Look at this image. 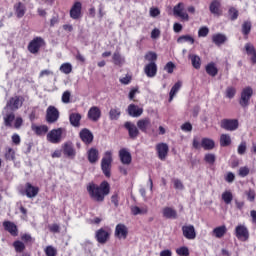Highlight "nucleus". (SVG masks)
Instances as JSON below:
<instances>
[{
	"label": "nucleus",
	"instance_id": "13",
	"mask_svg": "<svg viewBox=\"0 0 256 256\" xmlns=\"http://www.w3.org/2000/svg\"><path fill=\"white\" fill-rule=\"evenodd\" d=\"M110 236L111 233H109L105 228H100L95 234L96 241L101 245H105V243L109 241Z\"/></svg>",
	"mask_w": 256,
	"mask_h": 256
},
{
	"label": "nucleus",
	"instance_id": "12",
	"mask_svg": "<svg viewBox=\"0 0 256 256\" xmlns=\"http://www.w3.org/2000/svg\"><path fill=\"white\" fill-rule=\"evenodd\" d=\"M22 106H23V97L14 96L7 102L5 109H11L12 111H17V109H19Z\"/></svg>",
	"mask_w": 256,
	"mask_h": 256
},
{
	"label": "nucleus",
	"instance_id": "53",
	"mask_svg": "<svg viewBox=\"0 0 256 256\" xmlns=\"http://www.w3.org/2000/svg\"><path fill=\"white\" fill-rule=\"evenodd\" d=\"M242 33L244 35H249L251 33V22H244L242 25Z\"/></svg>",
	"mask_w": 256,
	"mask_h": 256
},
{
	"label": "nucleus",
	"instance_id": "17",
	"mask_svg": "<svg viewBox=\"0 0 256 256\" xmlns=\"http://www.w3.org/2000/svg\"><path fill=\"white\" fill-rule=\"evenodd\" d=\"M137 127L142 131V133H147L151 129V119L149 117L142 118L137 121Z\"/></svg>",
	"mask_w": 256,
	"mask_h": 256
},
{
	"label": "nucleus",
	"instance_id": "28",
	"mask_svg": "<svg viewBox=\"0 0 256 256\" xmlns=\"http://www.w3.org/2000/svg\"><path fill=\"white\" fill-rule=\"evenodd\" d=\"M88 161L89 163H97L99 161V150L96 148H91L88 150Z\"/></svg>",
	"mask_w": 256,
	"mask_h": 256
},
{
	"label": "nucleus",
	"instance_id": "61",
	"mask_svg": "<svg viewBox=\"0 0 256 256\" xmlns=\"http://www.w3.org/2000/svg\"><path fill=\"white\" fill-rule=\"evenodd\" d=\"M240 177H247L249 175V168L247 166L241 167L238 171Z\"/></svg>",
	"mask_w": 256,
	"mask_h": 256
},
{
	"label": "nucleus",
	"instance_id": "46",
	"mask_svg": "<svg viewBox=\"0 0 256 256\" xmlns=\"http://www.w3.org/2000/svg\"><path fill=\"white\" fill-rule=\"evenodd\" d=\"M13 247L16 253H23L25 251V244L19 240L13 243Z\"/></svg>",
	"mask_w": 256,
	"mask_h": 256
},
{
	"label": "nucleus",
	"instance_id": "62",
	"mask_svg": "<svg viewBox=\"0 0 256 256\" xmlns=\"http://www.w3.org/2000/svg\"><path fill=\"white\" fill-rule=\"evenodd\" d=\"M22 126H23V118L16 117L14 119V127H15V129H21Z\"/></svg>",
	"mask_w": 256,
	"mask_h": 256
},
{
	"label": "nucleus",
	"instance_id": "49",
	"mask_svg": "<svg viewBox=\"0 0 256 256\" xmlns=\"http://www.w3.org/2000/svg\"><path fill=\"white\" fill-rule=\"evenodd\" d=\"M146 61H149L150 63H155L157 61V53L155 52H148L145 55Z\"/></svg>",
	"mask_w": 256,
	"mask_h": 256
},
{
	"label": "nucleus",
	"instance_id": "18",
	"mask_svg": "<svg viewBox=\"0 0 256 256\" xmlns=\"http://www.w3.org/2000/svg\"><path fill=\"white\" fill-rule=\"evenodd\" d=\"M80 139L85 143L86 145H91L93 143V133L90 132L89 129L84 128L80 131Z\"/></svg>",
	"mask_w": 256,
	"mask_h": 256
},
{
	"label": "nucleus",
	"instance_id": "14",
	"mask_svg": "<svg viewBox=\"0 0 256 256\" xmlns=\"http://www.w3.org/2000/svg\"><path fill=\"white\" fill-rule=\"evenodd\" d=\"M182 233H183V236L186 239H189L190 241H192L193 239H195V237H197V232H195L194 225L183 226Z\"/></svg>",
	"mask_w": 256,
	"mask_h": 256
},
{
	"label": "nucleus",
	"instance_id": "33",
	"mask_svg": "<svg viewBox=\"0 0 256 256\" xmlns=\"http://www.w3.org/2000/svg\"><path fill=\"white\" fill-rule=\"evenodd\" d=\"M31 129L34 131V133H36V135H45V133L49 131V127H47V125L37 126L32 124Z\"/></svg>",
	"mask_w": 256,
	"mask_h": 256
},
{
	"label": "nucleus",
	"instance_id": "51",
	"mask_svg": "<svg viewBox=\"0 0 256 256\" xmlns=\"http://www.w3.org/2000/svg\"><path fill=\"white\" fill-rule=\"evenodd\" d=\"M236 93H237V90L235 89V87H228L226 89V97L228 99H233V97H235Z\"/></svg>",
	"mask_w": 256,
	"mask_h": 256
},
{
	"label": "nucleus",
	"instance_id": "10",
	"mask_svg": "<svg viewBox=\"0 0 256 256\" xmlns=\"http://www.w3.org/2000/svg\"><path fill=\"white\" fill-rule=\"evenodd\" d=\"M156 151L158 159H160V161H165L167 155H169V145H167V143H158L156 145Z\"/></svg>",
	"mask_w": 256,
	"mask_h": 256
},
{
	"label": "nucleus",
	"instance_id": "37",
	"mask_svg": "<svg viewBox=\"0 0 256 256\" xmlns=\"http://www.w3.org/2000/svg\"><path fill=\"white\" fill-rule=\"evenodd\" d=\"M64 155H67V157H75L76 152L75 148L73 147V144L66 143L64 145Z\"/></svg>",
	"mask_w": 256,
	"mask_h": 256
},
{
	"label": "nucleus",
	"instance_id": "7",
	"mask_svg": "<svg viewBox=\"0 0 256 256\" xmlns=\"http://www.w3.org/2000/svg\"><path fill=\"white\" fill-rule=\"evenodd\" d=\"M47 123H57L59 121V110L55 106H49L46 110Z\"/></svg>",
	"mask_w": 256,
	"mask_h": 256
},
{
	"label": "nucleus",
	"instance_id": "21",
	"mask_svg": "<svg viewBox=\"0 0 256 256\" xmlns=\"http://www.w3.org/2000/svg\"><path fill=\"white\" fill-rule=\"evenodd\" d=\"M144 73L147 77L153 78L157 75V64L155 62H150L144 67Z\"/></svg>",
	"mask_w": 256,
	"mask_h": 256
},
{
	"label": "nucleus",
	"instance_id": "56",
	"mask_svg": "<svg viewBox=\"0 0 256 256\" xmlns=\"http://www.w3.org/2000/svg\"><path fill=\"white\" fill-rule=\"evenodd\" d=\"M209 35V28L203 26L198 30V37H207Z\"/></svg>",
	"mask_w": 256,
	"mask_h": 256
},
{
	"label": "nucleus",
	"instance_id": "4",
	"mask_svg": "<svg viewBox=\"0 0 256 256\" xmlns=\"http://www.w3.org/2000/svg\"><path fill=\"white\" fill-rule=\"evenodd\" d=\"M45 45V40L42 37H35L28 44V51L33 55L39 53V49H41Z\"/></svg>",
	"mask_w": 256,
	"mask_h": 256
},
{
	"label": "nucleus",
	"instance_id": "44",
	"mask_svg": "<svg viewBox=\"0 0 256 256\" xmlns=\"http://www.w3.org/2000/svg\"><path fill=\"white\" fill-rule=\"evenodd\" d=\"M60 71H61V73H64L65 75H69V73H71V71H73V65H71V63H63L60 66Z\"/></svg>",
	"mask_w": 256,
	"mask_h": 256
},
{
	"label": "nucleus",
	"instance_id": "16",
	"mask_svg": "<svg viewBox=\"0 0 256 256\" xmlns=\"http://www.w3.org/2000/svg\"><path fill=\"white\" fill-rule=\"evenodd\" d=\"M119 157L123 165H131V161H132L131 152H129L127 148L120 149Z\"/></svg>",
	"mask_w": 256,
	"mask_h": 256
},
{
	"label": "nucleus",
	"instance_id": "63",
	"mask_svg": "<svg viewBox=\"0 0 256 256\" xmlns=\"http://www.w3.org/2000/svg\"><path fill=\"white\" fill-rule=\"evenodd\" d=\"M159 37H161V30L154 28L151 32V39H159Z\"/></svg>",
	"mask_w": 256,
	"mask_h": 256
},
{
	"label": "nucleus",
	"instance_id": "43",
	"mask_svg": "<svg viewBox=\"0 0 256 256\" xmlns=\"http://www.w3.org/2000/svg\"><path fill=\"white\" fill-rule=\"evenodd\" d=\"M206 73L211 77H215L217 75L218 70L214 63H210L206 66Z\"/></svg>",
	"mask_w": 256,
	"mask_h": 256
},
{
	"label": "nucleus",
	"instance_id": "24",
	"mask_svg": "<svg viewBox=\"0 0 256 256\" xmlns=\"http://www.w3.org/2000/svg\"><path fill=\"white\" fill-rule=\"evenodd\" d=\"M81 9V2H75L70 10V17L72 19H79V17H81Z\"/></svg>",
	"mask_w": 256,
	"mask_h": 256
},
{
	"label": "nucleus",
	"instance_id": "35",
	"mask_svg": "<svg viewBox=\"0 0 256 256\" xmlns=\"http://www.w3.org/2000/svg\"><path fill=\"white\" fill-rule=\"evenodd\" d=\"M219 7H221V3L217 0H213L210 4V12L213 15H221V10H219Z\"/></svg>",
	"mask_w": 256,
	"mask_h": 256
},
{
	"label": "nucleus",
	"instance_id": "47",
	"mask_svg": "<svg viewBox=\"0 0 256 256\" xmlns=\"http://www.w3.org/2000/svg\"><path fill=\"white\" fill-rule=\"evenodd\" d=\"M131 213H132V215H145V213H147V209H145V208L141 209L138 206H132Z\"/></svg>",
	"mask_w": 256,
	"mask_h": 256
},
{
	"label": "nucleus",
	"instance_id": "25",
	"mask_svg": "<svg viewBox=\"0 0 256 256\" xmlns=\"http://www.w3.org/2000/svg\"><path fill=\"white\" fill-rule=\"evenodd\" d=\"M162 215L165 219H176L177 218V210L172 207H165L162 210Z\"/></svg>",
	"mask_w": 256,
	"mask_h": 256
},
{
	"label": "nucleus",
	"instance_id": "42",
	"mask_svg": "<svg viewBox=\"0 0 256 256\" xmlns=\"http://www.w3.org/2000/svg\"><path fill=\"white\" fill-rule=\"evenodd\" d=\"M4 157H5L6 161H15V150H13L12 148H9V147L6 148Z\"/></svg>",
	"mask_w": 256,
	"mask_h": 256
},
{
	"label": "nucleus",
	"instance_id": "2",
	"mask_svg": "<svg viewBox=\"0 0 256 256\" xmlns=\"http://www.w3.org/2000/svg\"><path fill=\"white\" fill-rule=\"evenodd\" d=\"M66 136H67V130L65 128L52 129L47 134V141H49V143H53L54 145H57L61 143L64 137Z\"/></svg>",
	"mask_w": 256,
	"mask_h": 256
},
{
	"label": "nucleus",
	"instance_id": "36",
	"mask_svg": "<svg viewBox=\"0 0 256 256\" xmlns=\"http://www.w3.org/2000/svg\"><path fill=\"white\" fill-rule=\"evenodd\" d=\"M227 233V227L225 225L214 228L213 235L217 239H221Z\"/></svg>",
	"mask_w": 256,
	"mask_h": 256
},
{
	"label": "nucleus",
	"instance_id": "34",
	"mask_svg": "<svg viewBox=\"0 0 256 256\" xmlns=\"http://www.w3.org/2000/svg\"><path fill=\"white\" fill-rule=\"evenodd\" d=\"M183 83L181 81L176 82L173 87L170 90L169 93V101H173V98L175 97V95H177V93H179V90L181 89Z\"/></svg>",
	"mask_w": 256,
	"mask_h": 256
},
{
	"label": "nucleus",
	"instance_id": "54",
	"mask_svg": "<svg viewBox=\"0 0 256 256\" xmlns=\"http://www.w3.org/2000/svg\"><path fill=\"white\" fill-rule=\"evenodd\" d=\"M176 253H177V255H180V256H189V248H187L185 246L177 248Z\"/></svg>",
	"mask_w": 256,
	"mask_h": 256
},
{
	"label": "nucleus",
	"instance_id": "40",
	"mask_svg": "<svg viewBox=\"0 0 256 256\" xmlns=\"http://www.w3.org/2000/svg\"><path fill=\"white\" fill-rule=\"evenodd\" d=\"M177 43H190V45H193L195 39L191 35H183L177 39Z\"/></svg>",
	"mask_w": 256,
	"mask_h": 256
},
{
	"label": "nucleus",
	"instance_id": "9",
	"mask_svg": "<svg viewBox=\"0 0 256 256\" xmlns=\"http://www.w3.org/2000/svg\"><path fill=\"white\" fill-rule=\"evenodd\" d=\"M235 236L237 239H240V241H247V239H249V230L247 229V226L241 224L236 226Z\"/></svg>",
	"mask_w": 256,
	"mask_h": 256
},
{
	"label": "nucleus",
	"instance_id": "50",
	"mask_svg": "<svg viewBox=\"0 0 256 256\" xmlns=\"http://www.w3.org/2000/svg\"><path fill=\"white\" fill-rule=\"evenodd\" d=\"M244 49H245L247 55H251L252 53H254L256 51L255 46L251 42L246 43L244 46Z\"/></svg>",
	"mask_w": 256,
	"mask_h": 256
},
{
	"label": "nucleus",
	"instance_id": "3",
	"mask_svg": "<svg viewBox=\"0 0 256 256\" xmlns=\"http://www.w3.org/2000/svg\"><path fill=\"white\" fill-rule=\"evenodd\" d=\"M113 163V155L111 151H106L101 160V169L105 177H111V164Z\"/></svg>",
	"mask_w": 256,
	"mask_h": 256
},
{
	"label": "nucleus",
	"instance_id": "58",
	"mask_svg": "<svg viewBox=\"0 0 256 256\" xmlns=\"http://www.w3.org/2000/svg\"><path fill=\"white\" fill-rule=\"evenodd\" d=\"M113 61L115 65H121L123 63V58L121 57V54H119V52H115L113 54Z\"/></svg>",
	"mask_w": 256,
	"mask_h": 256
},
{
	"label": "nucleus",
	"instance_id": "38",
	"mask_svg": "<svg viewBox=\"0 0 256 256\" xmlns=\"http://www.w3.org/2000/svg\"><path fill=\"white\" fill-rule=\"evenodd\" d=\"M121 117V110L119 108H111L109 111V119L111 121H117Z\"/></svg>",
	"mask_w": 256,
	"mask_h": 256
},
{
	"label": "nucleus",
	"instance_id": "57",
	"mask_svg": "<svg viewBox=\"0 0 256 256\" xmlns=\"http://www.w3.org/2000/svg\"><path fill=\"white\" fill-rule=\"evenodd\" d=\"M174 188L178 191H183L185 189V186L183 185V182L179 179H173Z\"/></svg>",
	"mask_w": 256,
	"mask_h": 256
},
{
	"label": "nucleus",
	"instance_id": "48",
	"mask_svg": "<svg viewBox=\"0 0 256 256\" xmlns=\"http://www.w3.org/2000/svg\"><path fill=\"white\" fill-rule=\"evenodd\" d=\"M44 253L46 256H57V248L53 246H47L44 249Z\"/></svg>",
	"mask_w": 256,
	"mask_h": 256
},
{
	"label": "nucleus",
	"instance_id": "30",
	"mask_svg": "<svg viewBox=\"0 0 256 256\" xmlns=\"http://www.w3.org/2000/svg\"><path fill=\"white\" fill-rule=\"evenodd\" d=\"M5 127H13V121H15V113L7 112L3 116Z\"/></svg>",
	"mask_w": 256,
	"mask_h": 256
},
{
	"label": "nucleus",
	"instance_id": "6",
	"mask_svg": "<svg viewBox=\"0 0 256 256\" xmlns=\"http://www.w3.org/2000/svg\"><path fill=\"white\" fill-rule=\"evenodd\" d=\"M220 127L225 131H237L239 128V121L235 119H223L220 123Z\"/></svg>",
	"mask_w": 256,
	"mask_h": 256
},
{
	"label": "nucleus",
	"instance_id": "31",
	"mask_svg": "<svg viewBox=\"0 0 256 256\" xmlns=\"http://www.w3.org/2000/svg\"><path fill=\"white\" fill-rule=\"evenodd\" d=\"M188 59H190L194 69H201V57H199V55L189 54Z\"/></svg>",
	"mask_w": 256,
	"mask_h": 256
},
{
	"label": "nucleus",
	"instance_id": "41",
	"mask_svg": "<svg viewBox=\"0 0 256 256\" xmlns=\"http://www.w3.org/2000/svg\"><path fill=\"white\" fill-rule=\"evenodd\" d=\"M222 200L226 205H231V202L233 201V193H231V191H224L222 193Z\"/></svg>",
	"mask_w": 256,
	"mask_h": 256
},
{
	"label": "nucleus",
	"instance_id": "45",
	"mask_svg": "<svg viewBox=\"0 0 256 256\" xmlns=\"http://www.w3.org/2000/svg\"><path fill=\"white\" fill-rule=\"evenodd\" d=\"M216 160H217V156H215V154L213 153H207L204 156V161H206L208 165H214Z\"/></svg>",
	"mask_w": 256,
	"mask_h": 256
},
{
	"label": "nucleus",
	"instance_id": "19",
	"mask_svg": "<svg viewBox=\"0 0 256 256\" xmlns=\"http://www.w3.org/2000/svg\"><path fill=\"white\" fill-rule=\"evenodd\" d=\"M124 127L127 129L130 139H137L139 137V128L135 124L126 122Z\"/></svg>",
	"mask_w": 256,
	"mask_h": 256
},
{
	"label": "nucleus",
	"instance_id": "8",
	"mask_svg": "<svg viewBox=\"0 0 256 256\" xmlns=\"http://www.w3.org/2000/svg\"><path fill=\"white\" fill-rule=\"evenodd\" d=\"M22 195H26L28 199H35V197L39 195V187L33 186L31 183L27 182Z\"/></svg>",
	"mask_w": 256,
	"mask_h": 256
},
{
	"label": "nucleus",
	"instance_id": "39",
	"mask_svg": "<svg viewBox=\"0 0 256 256\" xmlns=\"http://www.w3.org/2000/svg\"><path fill=\"white\" fill-rule=\"evenodd\" d=\"M220 145L221 147H229L231 145V136L229 134H221Z\"/></svg>",
	"mask_w": 256,
	"mask_h": 256
},
{
	"label": "nucleus",
	"instance_id": "29",
	"mask_svg": "<svg viewBox=\"0 0 256 256\" xmlns=\"http://www.w3.org/2000/svg\"><path fill=\"white\" fill-rule=\"evenodd\" d=\"M14 9H15V13L18 17V19H21V17H24L27 8L25 7V4L19 2L17 4L14 5Z\"/></svg>",
	"mask_w": 256,
	"mask_h": 256
},
{
	"label": "nucleus",
	"instance_id": "23",
	"mask_svg": "<svg viewBox=\"0 0 256 256\" xmlns=\"http://www.w3.org/2000/svg\"><path fill=\"white\" fill-rule=\"evenodd\" d=\"M128 114L130 117H141L143 115V108H140L135 104H130L128 106Z\"/></svg>",
	"mask_w": 256,
	"mask_h": 256
},
{
	"label": "nucleus",
	"instance_id": "32",
	"mask_svg": "<svg viewBox=\"0 0 256 256\" xmlns=\"http://www.w3.org/2000/svg\"><path fill=\"white\" fill-rule=\"evenodd\" d=\"M212 41L215 45H223L227 41V36L225 34L217 33L212 36Z\"/></svg>",
	"mask_w": 256,
	"mask_h": 256
},
{
	"label": "nucleus",
	"instance_id": "52",
	"mask_svg": "<svg viewBox=\"0 0 256 256\" xmlns=\"http://www.w3.org/2000/svg\"><path fill=\"white\" fill-rule=\"evenodd\" d=\"M229 15H230V19L232 21H235L237 19V17H239V11L233 7H231L228 11Z\"/></svg>",
	"mask_w": 256,
	"mask_h": 256
},
{
	"label": "nucleus",
	"instance_id": "60",
	"mask_svg": "<svg viewBox=\"0 0 256 256\" xmlns=\"http://www.w3.org/2000/svg\"><path fill=\"white\" fill-rule=\"evenodd\" d=\"M164 71L169 74L173 73V71H175V64L173 62H168L164 67Z\"/></svg>",
	"mask_w": 256,
	"mask_h": 256
},
{
	"label": "nucleus",
	"instance_id": "15",
	"mask_svg": "<svg viewBox=\"0 0 256 256\" xmlns=\"http://www.w3.org/2000/svg\"><path fill=\"white\" fill-rule=\"evenodd\" d=\"M129 229L124 224H117L115 228V237L117 239H127Z\"/></svg>",
	"mask_w": 256,
	"mask_h": 256
},
{
	"label": "nucleus",
	"instance_id": "64",
	"mask_svg": "<svg viewBox=\"0 0 256 256\" xmlns=\"http://www.w3.org/2000/svg\"><path fill=\"white\" fill-rule=\"evenodd\" d=\"M246 195H247V199L253 203V201H255V190H249L246 192Z\"/></svg>",
	"mask_w": 256,
	"mask_h": 256
},
{
	"label": "nucleus",
	"instance_id": "11",
	"mask_svg": "<svg viewBox=\"0 0 256 256\" xmlns=\"http://www.w3.org/2000/svg\"><path fill=\"white\" fill-rule=\"evenodd\" d=\"M173 13L176 17H180L182 21H189V14L185 12V4L178 3L173 9Z\"/></svg>",
	"mask_w": 256,
	"mask_h": 256
},
{
	"label": "nucleus",
	"instance_id": "59",
	"mask_svg": "<svg viewBox=\"0 0 256 256\" xmlns=\"http://www.w3.org/2000/svg\"><path fill=\"white\" fill-rule=\"evenodd\" d=\"M238 155H245V151H247V143L246 142H241L240 145L238 146Z\"/></svg>",
	"mask_w": 256,
	"mask_h": 256
},
{
	"label": "nucleus",
	"instance_id": "5",
	"mask_svg": "<svg viewBox=\"0 0 256 256\" xmlns=\"http://www.w3.org/2000/svg\"><path fill=\"white\" fill-rule=\"evenodd\" d=\"M251 97H253V88L252 87H246L241 92V97L239 104L241 107H249V101L251 100Z\"/></svg>",
	"mask_w": 256,
	"mask_h": 256
},
{
	"label": "nucleus",
	"instance_id": "20",
	"mask_svg": "<svg viewBox=\"0 0 256 256\" xmlns=\"http://www.w3.org/2000/svg\"><path fill=\"white\" fill-rule=\"evenodd\" d=\"M3 227L5 231H8V233H10V235L13 237H17V235H19V230L17 229V225H15V223L11 221H5L3 222Z\"/></svg>",
	"mask_w": 256,
	"mask_h": 256
},
{
	"label": "nucleus",
	"instance_id": "27",
	"mask_svg": "<svg viewBox=\"0 0 256 256\" xmlns=\"http://www.w3.org/2000/svg\"><path fill=\"white\" fill-rule=\"evenodd\" d=\"M201 147L205 151H211L212 149H215V141H213V139L210 138H203L201 140Z\"/></svg>",
	"mask_w": 256,
	"mask_h": 256
},
{
	"label": "nucleus",
	"instance_id": "55",
	"mask_svg": "<svg viewBox=\"0 0 256 256\" xmlns=\"http://www.w3.org/2000/svg\"><path fill=\"white\" fill-rule=\"evenodd\" d=\"M62 103H71V92L69 90L62 94Z\"/></svg>",
	"mask_w": 256,
	"mask_h": 256
},
{
	"label": "nucleus",
	"instance_id": "1",
	"mask_svg": "<svg viewBox=\"0 0 256 256\" xmlns=\"http://www.w3.org/2000/svg\"><path fill=\"white\" fill-rule=\"evenodd\" d=\"M86 189L89 197L96 203H103L105 197L111 193V186L107 181H103L100 185L89 183Z\"/></svg>",
	"mask_w": 256,
	"mask_h": 256
},
{
	"label": "nucleus",
	"instance_id": "22",
	"mask_svg": "<svg viewBox=\"0 0 256 256\" xmlns=\"http://www.w3.org/2000/svg\"><path fill=\"white\" fill-rule=\"evenodd\" d=\"M88 119L90 121L97 122L98 119H101V109L97 106H93L88 111Z\"/></svg>",
	"mask_w": 256,
	"mask_h": 256
},
{
	"label": "nucleus",
	"instance_id": "26",
	"mask_svg": "<svg viewBox=\"0 0 256 256\" xmlns=\"http://www.w3.org/2000/svg\"><path fill=\"white\" fill-rule=\"evenodd\" d=\"M70 125L72 127H81V114L79 113H71L69 115Z\"/></svg>",
	"mask_w": 256,
	"mask_h": 256
}]
</instances>
